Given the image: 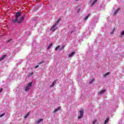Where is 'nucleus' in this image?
Returning <instances> with one entry per match:
<instances>
[{
  "label": "nucleus",
  "mask_w": 124,
  "mask_h": 124,
  "mask_svg": "<svg viewBox=\"0 0 124 124\" xmlns=\"http://www.w3.org/2000/svg\"><path fill=\"white\" fill-rule=\"evenodd\" d=\"M21 15H22V13L21 12H18L15 15L16 18L12 20L13 23H17V24L23 23V21L25 20V16H21L19 18Z\"/></svg>",
  "instance_id": "1"
},
{
  "label": "nucleus",
  "mask_w": 124,
  "mask_h": 124,
  "mask_svg": "<svg viewBox=\"0 0 124 124\" xmlns=\"http://www.w3.org/2000/svg\"><path fill=\"white\" fill-rule=\"evenodd\" d=\"M32 85V82H30L29 83L28 85H25L24 87V90L25 92H28L31 89V87Z\"/></svg>",
  "instance_id": "2"
},
{
  "label": "nucleus",
  "mask_w": 124,
  "mask_h": 124,
  "mask_svg": "<svg viewBox=\"0 0 124 124\" xmlns=\"http://www.w3.org/2000/svg\"><path fill=\"white\" fill-rule=\"evenodd\" d=\"M79 114L78 116V119H82V118H83V116L84 115V110L83 109H80L79 111H78Z\"/></svg>",
  "instance_id": "3"
},
{
  "label": "nucleus",
  "mask_w": 124,
  "mask_h": 124,
  "mask_svg": "<svg viewBox=\"0 0 124 124\" xmlns=\"http://www.w3.org/2000/svg\"><path fill=\"white\" fill-rule=\"evenodd\" d=\"M57 24H56L55 23L53 26H52L51 28L50 29V31H52V32L53 31H56L58 29V27H57Z\"/></svg>",
  "instance_id": "4"
},
{
  "label": "nucleus",
  "mask_w": 124,
  "mask_h": 124,
  "mask_svg": "<svg viewBox=\"0 0 124 124\" xmlns=\"http://www.w3.org/2000/svg\"><path fill=\"white\" fill-rule=\"evenodd\" d=\"M61 109H62V107H59L55 109L54 110L53 113H57V112H58V111H60V110H61Z\"/></svg>",
  "instance_id": "5"
},
{
  "label": "nucleus",
  "mask_w": 124,
  "mask_h": 124,
  "mask_svg": "<svg viewBox=\"0 0 124 124\" xmlns=\"http://www.w3.org/2000/svg\"><path fill=\"white\" fill-rule=\"evenodd\" d=\"M61 109H62V107H59L55 109L54 110L53 113H57V112H58V111H60V110H61Z\"/></svg>",
  "instance_id": "6"
},
{
  "label": "nucleus",
  "mask_w": 124,
  "mask_h": 124,
  "mask_svg": "<svg viewBox=\"0 0 124 124\" xmlns=\"http://www.w3.org/2000/svg\"><path fill=\"white\" fill-rule=\"evenodd\" d=\"M61 109H62V107H59L55 109L54 110L53 113H57V112H58V111H60V110H61Z\"/></svg>",
  "instance_id": "7"
},
{
  "label": "nucleus",
  "mask_w": 124,
  "mask_h": 124,
  "mask_svg": "<svg viewBox=\"0 0 124 124\" xmlns=\"http://www.w3.org/2000/svg\"><path fill=\"white\" fill-rule=\"evenodd\" d=\"M6 55H3L0 58V62H1V61L4 60L5 58H6Z\"/></svg>",
  "instance_id": "8"
},
{
  "label": "nucleus",
  "mask_w": 124,
  "mask_h": 124,
  "mask_svg": "<svg viewBox=\"0 0 124 124\" xmlns=\"http://www.w3.org/2000/svg\"><path fill=\"white\" fill-rule=\"evenodd\" d=\"M56 80H54L53 82L52 85L50 86V88H53V87H55V85H56Z\"/></svg>",
  "instance_id": "9"
},
{
  "label": "nucleus",
  "mask_w": 124,
  "mask_h": 124,
  "mask_svg": "<svg viewBox=\"0 0 124 124\" xmlns=\"http://www.w3.org/2000/svg\"><path fill=\"white\" fill-rule=\"evenodd\" d=\"M75 54V52H73L71 54H69V58H71V57H73Z\"/></svg>",
  "instance_id": "10"
},
{
  "label": "nucleus",
  "mask_w": 124,
  "mask_h": 124,
  "mask_svg": "<svg viewBox=\"0 0 124 124\" xmlns=\"http://www.w3.org/2000/svg\"><path fill=\"white\" fill-rule=\"evenodd\" d=\"M61 48V46H58L56 48H55V51H58V50L61 51V50H62V48Z\"/></svg>",
  "instance_id": "11"
},
{
  "label": "nucleus",
  "mask_w": 124,
  "mask_h": 124,
  "mask_svg": "<svg viewBox=\"0 0 124 124\" xmlns=\"http://www.w3.org/2000/svg\"><path fill=\"white\" fill-rule=\"evenodd\" d=\"M119 11H120V9H117L113 13V15H116V14H117V13H118V12H119Z\"/></svg>",
  "instance_id": "12"
},
{
  "label": "nucleus",
  "mask_w": 124,
  "mask_h": 124,
  "mask_svg": "<svg viewBox=\"0 0 124 124\" xmlns=\"http://www.w3.org/2000/svg\"><path fill=\"white\" fill-rule=\"evenodd\" d=\"M97 2V0H94V1L91 4V6H93V5H94Z\"/></svg>",
  "instance_id": "13"
},
{
  "label": "nucleus",
  "mask_w": 124,
  "mask_h": 124,
  "mask_svg": "<svg viewBox=\"0 0 124 124\" xmlns=\"http://www.w3.org/2000/svg\"><path fill=\"white\" fill-rule=\"evenodd\" d=\"M54 45V44L51 43L49 45V46H48L47 47V50H49L50 49L51 47H52V46H53V45Z\"/></svg>",
  "instance_id": "14"
},
{
  "label": "nucleus",
  "mask_w": 124,
  "mask_h": 124,
  "mask_svg": "<svg viewBox=\"0 0 124 124\" xmlns=\"http://www.w3.org/2000/svg\"><path fill=\"white\" fill-rule=\"evenodd\" d=\"M105 93V90H101L99 92V94H102V93Z\"/></svg>",
  "instance_id": "15"
},
{
  "label": "nucleus",
  "mask_w": 124,
  "mask_h": 124,
  "mask_svg": "<svg viewBox=\"0 0 124 124\" xmlns=\"http://www.w3.org/2000/svg\"><path fill=\"white\" fill-rule=\"evenodd\" d=\"M107 75H110V72H108L104 75V77H106Z\"/></svg>",
  "instance_id": "16"
},
{
  "label": "nucleus",
  "mask_w": 124,
  "mask_h": 124,
  "mask_svg": "<svg viewBox=\"0 0 124 124\" xmlns=\"http://www.w3.org/2000/svg\"><path fill=\"white\" fill-rule=\"evenodd\" d=\"M60 21H61V18H58V20L56 21L55 24L56 25H58V24H59V23H60Z\"/></svg>",
  "instance_id": "17"
},
{
  "label": "nucleus",
  "mask_w": 124,
  "mask_h": 124,
  "mask_svg": "<svg viewBox=\"0 0 124 124\" xmlns=\"http://www.w3.org/2000/svg\"><path fill=\"white\" fill-rule=\"evenodd\" d=\"M108 122H109V118H107V119H106V120L105 121L104 124H107V123H108Z\"/></svg>",
  "instance_id": "18"
},
{
  "label": "nucleus",
  "mask_w": 124,
  "mask_h": 124,
  "mask_svg": "<svg viewBox=\"0 0 124 124\" xmlns=\"http://www.w3.org/2000/svg\"><path fill=\"white\" fill-rule=\"evenodd\" d=\"M91 16V14H89L87 16H86L84 18V20H87V19H89V17Z\"/></svg>",
  "instance_id": "19"
},
{
  "label": "nucleus",
  "mask_w": 124,
  "mask_h": 124,
  "mask_svg": "<svg viewBox=\"0 0 124 124\" xmlns=\"http://www.w3.org/2000/svg\"><path fill=\"white\" fill-rule=\"evenodd\" d=\"M30 115V113H28L25 116V119L28 118V117H29V115Z\"/></svg>",
  "instance_id": "20"
},
{
  "label": "nucleus",
  "mask_w": 124,
  "mask_h": 124,
  "mask_svg": "<svg viewBox=\"0 0 124 124\" xmlns=\"http://www.w3.org/2000/svg\"><path fill=\"white\" fill-rule=\"evenodd\" d=\"M93 81H94V79H92L90 80V81L89 82V84H92V83H93Z\"/></svg>",
  "instance_id": "21"
},
{
  "label": "nucleus",
  "mask_w": 124,
  "mask_h": 124,
  "mask_svg": "<svg viewBox=\"0 0 124 124\" xmlns=\"http://www.w3.org/2000/svg\"><path fill=\"white\" fill-rule=\"evenodd\" d=\"M42 121H43V119H40L39 120H38V121H37V123H38V124H39V123H41V122H42Z\"/></svg>",
  "instance_id": "22"
},
{
  "label": "nucleus",
  "mask_w": 124,
  "mask_h": 124,
  "mask_svg": "<svg viewBox=\"0 0 124 124\" xmlns=\"http://www.w3.org/2000/svg\"><path fill=\"white\" fill-rule=\"evenodd\" d=\"M121 37H122V36H123V35H124V31H123L121 32Z\"/></svg>",
  "instance_id": "23"
},
{
  "label": "nucleus",
  "mask_w": 124,
  "mask_h": 124,
  "mask_svg": "<svg viewBox=\"0 0 124 124\" xmlns=\"http://www.w3.org/2000/svg\"><path fill=\"white\" fill-rule=\"evenodd\" d=\"M96 123V120H94L92 122V124H94Z\"/></svg>",
  "instance_id": "24"
},
{
  "label": "nucleus",
  "mask_w": 124,
  "mask_h": 124,
  "mask_svg": "<svg viewBox=\"0 0 124 124\" xmlns=\"http://www.w3.org/2000/svg\"><path fill=\"white\" fill-rule=\"evenodd\" d=\"M4 115H5V113H4L3 114H1L0 115V118H1V117H3V116H4Z\"/></svg>",
  "instance_id": "25"
},
{
  "label": "nucleus",
  "mask_w": 124,
  "mask_h": 124,
  "mask_svg": "<svg viewBox=\"0 0 124 124\" xmlns=\"http://www.w3.org/2000/svg\"><path fill=\"white\" fill-rule=\"evenodd\" d=\"M43 62H44V61H43L40 62H39V64H42V63H43Z\"/></svg>",
  "instance_id": "26"
},
{
  "label": "nucleus",
  "mask_w": 124,
  "mask_h": 124,
  "mask_svg": "<svg viewBox=\"0 0 124 124\" xmlns=\"http://www.w3.org/2000/svg\"><path fill=\"white\" fill-rule=\"evenodd\" d=\"M3 90V89L2 88L0 89V93H1V92H2Z\"/></svg>",
  "instance_id": "27"
},
{
  "label": "nucleus",
  "mask_w": 124,
  "mask_h": 124,
  "mask_svg": "<svg viewBox=\"0 0 124 124\" xmlns=\"http://www.w3.org/2000/svg\"><path fill=\"white\" fill-rule=\"evenodd\" d=\"M115 28H113V30H112V32H111V33H113V32H114L115 31Z\"/></svg>",
  "instance_id": "28"
},
{
  "label": "nucleus",
  "mask_w": 124,
  "mask_h": 124,
  "mask_svg": "<svg viewBox=\"0 0 124 124\" xmlns=\"http://www.w3.org/2000/svg\"><path fill=\"white\" fill-rule=\"evenodd\" d=\"M37 67H39V65H36L35 66V68H37Z\"/></svg>",
  "instance_id": "29"
},
{
  "label": "nucleus",
  "mask_w": 124,
  "mask_h": 124,
  "mask_svg": "<svg viewBox=\"0 0 124 124\" xmlns=\"http://www.w3.org/2000/svg\"><path fill=\"white\" fill-rule=\"evenodd\" d=\"M64 46H62V47L61 48V50L62 49H64Z\"/></svg>",
  "instance_id": "30"
},
{
  "label": "nucleus",
  "mask_w": 124,
  "mask_h": 124,
  "mask_svg": "<svg viewBox=\"0 0 124 124\" xmlns=\"http://www.w3.org/2000/svg\"><path fill=\"white\" fill-rule=\"evenodd\" d=\"M32 74H33V73H31V75H32Z\"/></svg>",
  "instance_id": "31"
},
{
  "label": "nucleus",
  "mask_w": 124,
  "mask_h": 124,
  "mask_svg": "<svg viewBox=\"0 0 124 124\" xmlns=\"http://www.w3.org/2000/svg\"><path fill=\"white\" fill-rule=\"evenodd\" d=\"M73 32V31H71V33H72Z\"/></svg>",
  "instance_id": "32"
},
{
  "label": "nucleus",
  "mask_w": 124,
  "mask_h": 124,
  "mask_svg": "<svg viewBox=\"0 0 124 124\" xmlns=\"http://www.w3.org/2000/svg\"><path fill=\"white\" fill-rule=\"evenodd\" d=\"M8 42H10V40H9V41H8Z\"/></svg>",
  "instance_id": "33"
},
{
  "label": "nucleus",
  "mask_w": 124,
  "mask_h": 124,
  "mask_svg": "<svg viewBox=\"0 0 124 124\" xmlns=\"http://www.w3.org/2000/svg\"><path fill=\"white\" fill-rule=\"evenodd\" d=\"M76 0L78 1V0Z\"/></svg>",
  "instance_id": "34"
}]
</instances>
